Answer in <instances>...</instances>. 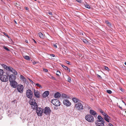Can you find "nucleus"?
Listing matches in <instances>:
<instances>
[{"label": "nucleus", "mask_w": 126, "mask_h": 126, "mask_svg": "<svg viewBox=\"0 0 126 126\" xmlns=\"http://www.w3.org/2000/svg\"><path fill=\"white\" fill-rule=\"evenodd\" d=\"M98 120L95 122V124L97 126H104L105 121L103 118L100 115L97 117Z\"/></svg>", "instance_id": "nucleus-1"}, {"label": "nucleus", "mask_w": 126, "mask_h": 126, "mask_svg": "<svg viewBox=\"0 0 126 126\" xmlns=\"http://www.w3.org/2000/svg\"><path fill=\"white\" fill-rule=\"evenodd\" d=\"M80 102L78 103L75 105L74 108L76 110L80 111L82 110L83 109V106Z\"/></svg>", "instance_id": "nucleus-2"}, {"label": "nucleus", "mask_w": 126, "mask_h": 126, "mask_svg": "<svg viewBox=\"0 0 126 126\" xmlns=\"http://www.w3.org/2000/svg\"><path fill=\"white\" fill-rule=\"evenodd\" d=\"M85 118L86 120L89 122H92L94 121V117L91 115H87L85 116Z\"/></svg>", "instance_id": "nucleus-3"}, {"label": "nucleus", "mask_w": 126, "mask_h": 126, "mask_svg": "<svg viewBox=\"0 0 126 126\" xmlns=\"http://www.w3.org/2000/svg\"><path fill=\"white\" fill-rule=\"evenodd\" d=\"M36 110V112L38 116H41L43 112V109L40 107H38Z\"/></svg>", "instance_id": "nucleus-4"}, {"label": "nucleus", "mask_w": 126, "mask_h": 126, "mask_svg": "<svg viewBox=\"0 0 126 126\" xmlns=\"http://www.w3.org/2000/svg\"><path fill=\"white\" fill-rule=\"evenodd\" d=\"M26 95L28 98L30 99L32 98L33 96L32 92L30 89L27 90L26 92Z\"/></svg>", "instance_id": "nucleus-5"}, {"label": "nucleus", "mask_w": 126, "mask_h": 126, "mask_svg": "<svg viewBox=\"0 0 126 126\" xmlns=\"http://www.w3.org/2000/svg\"><path fill=\"white\" fill-rule=\"evenodd\" d=\"M30 104L32 105V107L33 109H36L38 108L37 103L35 101H33L32 99L30 100Z\"/></svg>", "instance_id": "nucleus-6"}, {"label": "nucleus", "mask_w": 126, "mask_h": 126, "mask_svg": "<svg viewBox=\"0 0 126 126\" xmlns=\"http://www.w3.org/2000/svg\"><path fill=\"white\" fill-rule=\"evenodd\" d=\"M51 102L56 106H59L61 105L60 101L57 99L52 100Z\"/></svg>", "instance_id": "nucleus-7"}, {"label": "nucleus", "mask_w": 126, "mask_h": 126, "mask_svg": "<svg viewBox=\"0 0 126 126\" xmlns=\"http://www.w3.org/2000/svg\"><path fill=\"white\" fill-rule=\"evenodd\" d=\"M51 110L50 108L47 107H45L44 109V113L45 114L47 115H48L51 112Z\"/></svg>", "instance_id": "nucleus-8"}, {"label": "nucleus", "mask_w": 126, "mask_h": 126, "mask_svg": "<svg viewBox=\"0 0 126 126\" xmlns=\"http://www.w3.org/2000/svg\"><path fill=\"white\" fill-rule=\"evenodd\" d=\"M17 89L19 92L22 93L23 90V86L22 85L19 84L17 86Z\"/></svg>", "instance_id": "nucleus-9"}, {"label": "nucleus", "mask_w": 126, "mask_h": 126, "mask_svg": "<svg viewBox=\"0 0 126 126\" xmlns=\"http://www.w3.org/2000/svg\"><path fill=\"white\" fill-rule=\"evenodd\" d=\"M0 79L2 81L6 82L8 80V78L5 75H2L0 77Z\"/></svg>", "instance_id": "nucleus-10"}, {"label": "nucleus", "mask_w": 126, "mask_h": 126, "mask_svg": "<svg viewBox=\"0 0 126 126\" xmlns=\"http://www.w3.org/2000/svg\"><path fill=\"white\" fill-rule=\"evenodd\" d=\"M63 103L64 105L67 107L70 106L71 105V102L67 99L64 100Z\"/></svg>", "instance_id": "nucleus-11"}, {"label": "nucleus", "mask_w": 126, "mask_h": 126, "mask_svg": "<svg viewBox=\"0 0 126 126\" xmlns=\"http://www.w3.org/2000/svg\"><path fill=\"white\" fill-rule=\"evenodd\" d=\"M16 76L14 75H11L9 76V80L10 81H15Z\"/></svg>", "instance_id": "nucleus-12"}, {"label": "nucleus", "mask_w": 126, "mask_h": 126, "mask_svg": "<svg viewBox=\"0 0 126 126\" xmlns=\"http://www.w3.org/2000/svg\"><path fill=\"white\" fill-rule=\"evenodd\" d=\"M11 86L14 88H16L17 86V83L16 81H10Z\"/></svg>", "instance_id": "nucleus-13"}, {"label": "nucleus", "mask_w": 126, "mask_h": 126, "mask_svg": "<svg viewBox=\"0 0 126 126\" xmlns=\"http://www.w3.org/2000/svg\"><path fill=\"white\" fill-rule=\"evenodd\" d=\"M90 113L91 114L90 115H93L94 117L97 116V112L93 110H90Z\"/></svg>", "instance_id": "nucleus-14"}, {"label": "nucleus", "mask_w": 126, "mask_h": 126, "mask_svg": "<svg viewBox=\"0 0 126 126\" xmlns=\"http://www.w3.org/2000/svg\"><path fill=\"white\" fill-rule=\"evenodd\" d=\"M34 94L35 96L36 97L39 98L40 97V92L38 91H35L34 89Z\"/></svg>", "instance_id": "nucleus-15"}, {"label": "nucleus", "mask_w": 126, "mask_h": 126, "mask_svg": "<svg viewBox=\"0 0 126 126\" xmlns=\"http://www.w3.org/2000/svg\"><path fill=\"white\" fill-rule=\"evenodd\" d=\"M72 100L75 103H77L78 102V103L82 102V101L79 100V99L76 97L73 98H72Z\"/></svg>", "instance_id": "nucleus-16"}, {"label": "nucleus", "mask_w": 126, "mask_h": 126, "mask_svg": "<svg viewBox=\"0 0 126 126\" xmlns=\"http://www.w3.org/2000/svg\"><path fill=\"white\" fill-rule=\"evenodd\" d=\"M110 117L107 114L104 116V119L108 122H109V121L110 119Z\"/></svg>", "instance_id": "nucleus-17"}, {"label": "nucleus", "mask_w": 126, "mask_h": 126, "mask_svg": "<svg viewBox=\"0 0 126 126\" xmlns=\"http://www.w3.org/2000/svg\"><path fill=\"white\" fill-rule=\"evenodd\" d=\"M49 94V92L48 91H45L42 94V96L44 97L47 96Z\"/></svg>", "instance_id": "nucleus-18"}, {"label": "nucleus", "mask_w": 126, "mask_h": 126, "mask_svg": "<svg viewBox=\"0 0 126 126\" xmlns=\"http://www.w3.org/2000/svg\"><path fill=\"white\" fill-rule=\"evenodd\" d=\"M60 96V94L58 92L54 94V97L56 98H58Z\"/></svg>", "instance_id": "nucleus-19"}, {"label": "nucleus", "mask_w": 126, "mask_h": 126, "mask_svg": "<svg viewBox=\"0 0 126 126\" xmlns=\"http://www.w3.org/2000/svg\"><path fill=\"white\" fill-rule=\"evenodd\" d=\"M13 68L10 66H8L6 70L10 72H12Z\"/></svg>", "instance_id": "nucleus-20"}, {"label": "nucleus", "mask_w": 126, "mask_h": 126, "mask_svg": "<svg viewBox=\"0 0 126 126\" xmlns=\"http://www.w3.org/2000/svg\"><path fill=\"white\" fill-rule=\"evenodd\" d=\"M24 57L25 59L27 60H30V58L29 56H24Z\"/></svg>", "instance_id": "nucleus-21"}, {"label": "nucleus", "mask_w": 126, "mask_h": 126, "mask_svg": "<svg viewBox=\"0 0 126 126\" xmlns=\"http://www.w3.org/2000/svg\"><path fill=\"white\" fill-rule=\"evenodd\" d=\"M1 66L2 67H3L5 68L6 70L8 67L4 64H1Z\"/></svg>", "instance_id": "nucleus-22"}, {"label": "nucleus", "mask_w": 126, "mask_h": 126, "mask_svg": "<svg viewBox=\"0 0 126 126\" xmlns=\"http://www.w3.org/2000/svg\"><path fill=\"white\" fill-rule=\"evenodd\" d=\"M39 36L41 38H43V35L41 32H39Z\"/></svg>", "instance_id": "nucleus-23"}, {"label": "nucleus", "mask_w": 126, "mask_h": 126, "mask_svg": "<svg viewBox=\"0 0 126 126\" xmlns=\"http://www.w3.org/2000/svg\"><path fill=\"white\" fill-rule=\"evenodd\" d=\"M12 72L14 74V75H16L17 74V73L16 71L14 69H13V71Z\"/></svg>", "instance_id": "nucleus-24"}, {"label": "nucleus", "mask_w": 126, "mask_h": 126, "mask_svg": "<svg viewBox=\"0 0 126 126\" xmlns=\"http://www.w3.org/2000/svg\"><path fill=\"white\" fill-rule=\"evenodd\" d=\"M4 73L3 70L2 69H0V75L1 76L3 75Z\"/></svg>", "instance_id": "nucleus-25"}, {"label": "nucleus", "mask_w": 126, "mask_h": 126, "mask_svg": "<svg viewBox=\"0 0 126 126\" xmlns=\"http://www.w3.org/2000/svg\"><path fill=\"white\" fill-rule=\"evenodd\" d=\"M85 7L88 9H90V7L89 5L87 4H86L85 5Z\"/></svg>", "instance_id": "nucleus-26"}, {"label": "nucleus", "mask_w": 126, "mask_h": 126, "mask_svg": "<svg viewBox=\"0 0 126 126\" xmlns=\"http://www.w3.org/2000/svg\"><path fill=\"white\" fill-rule=\"evenodd\" d=\"M3 47L5 49H6V50H7V51H10V49L8 48H7V47H6L5 46H3Z\"/></svg>", "instance_id": "nucleus-27"}, {"label": "nucleus", "mask_w": 126, "mask_h": 126, "mask_svg": "<svg viewBox=\"0 0 126 126\" xmlns=\"http://www.w3.org/2000/svg\"><path fill=\"white\" fill-rule=\"evenodd\" d=\"M105 22L106 23L108 24L109 25V26H111V24L110 23V22L107 20H106L105 21Z\"/></svg>", "instance_id": "nucleus-28"}, {"label": "nucleus", "mask_w": 126, "mask_h": 126, "mask_svg": "<svg viewBox=\"0 0 126 126\" xmlns=\"http://www.w3.org/2000/svg\"><path fill=\"white\" fill-rule=\"evenodd\" d=\"M67 81L68 82H70L71 81V78L69 77H68V78L67 79Z\"/></svg>", "instance_id": "nucleus-29"}, {"label": "nucleus", "mask_w": 126, "mask_h": 126, "mask_svg": "<svg viewBox=\"0 0 126 126\" xmlns=\"http://www.w3.org/2000/svg\"><path fill=\"white\" fill-rule=\"evenodd\" d=\"M62 96L63 98H65L67 96L65 94H62Z\"/></svg>", "instance_id": "nucleus-30"}, {"label": "nucleus", "mask_w": 126, "mask_h": 126, "mask_svg": "<svg viewBox=\"0 0 126 126\" xmlns=\"http://www.w3.org/2000/svg\"><path fill=\"white\" fill-rule=\"evenodd\" d=\"M36 85L37 86L40 87L41 88H42L41 85L39 83H36Z\"/></svg>", "instance_id": "nucleus-31"}, {"label": "nucleus", "mask_w": 126, "mask_h": 126, "mask_svg": "<svg viewBox=\"0 0 126 126\" xmlns=\"http://www.w3.org/2000/svg\"><path fill=\"white\" fill-rule=\"evenodd\" d=\"M62 66L65 70H66V69H67V67L64 66V65H62Z\"/></svg>", "instance_id": "nucleus-32"}, {"label": "nucleus", "mask_w": 126, "mask_h": 126, "mask_svg": "<svg viewBox=\"0 0 126 126\" xmlns=\"http://www.w3.org/2000/svg\"><path fill=\"white\" fill-rule=\"evenodd\" d=\"M101 113L104 116H105L107 114H106L105 112L103 111Z\"/></svg>", "instance_id": "nucleus-33"}, {"label": "nucleus", "mask_w": 126, "mask_h": 126, "mask_svg": "<svg viewBox=\"0 0 126 126\" xmlns=\"http://www.w3.org/2000/svg\"><path fill=\"white\" fill-rule=\"evenodd\" d=\"M107 93L109 94H110L112 92L110 90H107Z\"/></svg>", "instance_id": "nucleus-34"}, {"label": "nucleus", "mask_w": 126, "mask_h": 126, "mask_svg": "<svg viewBox=\"0 0 126 126\" xmlns=\"http://www.w3.org/2000/svg\"><path fill=\"white\" fill-rule=\"evenodd\" d=\"M60 74L61 73L60 71H57L56 74L57 76H59Z\"/></svg>", "instance_id": "nucleus-35"}, {"label": "nucleus", "mask_w": 126, "mask_h": 126, "mask_svg": "<svg viewBox=\"0 0 126 126\" xmlns=\"http://www.w3.org/2000/svg\"><path fill=\"white\" fill-rule=\"evenodd\" d=\"M15 5L17 7H18L20 6V5L18 3L16 2L15 3Z\"/></svg>", "instance_id": "nucleus-36"}, {"label": "nucleus", "mask_w": 126, "mask_h": 126, "mask_svg": "<svg viewBox=\"0 0 126 126\" xmlns=\"http://www.w3.org/2000/svg\"><path fill=\"white\" fill-rule=\"evenodd\" d=\"M83 41L85 43H86L87 42H88V41L86 40L83 39Z\"/></svg>", "instance_id": "nucleus-37"}, {"label": "nucleus", "mask_w": 126, "mask_h": 126, "mask_svg": "<svg viewBox=\"0 0 126 126\" xmlns=\"http://www.w3.org/2000/svg\"><path fill=\"white\" fill-rule=\"evenodd\" d=\"M47 14H49L51 16H52L53 15L52 13L51 12H50V11L48 12L47 13Z\"/></svg>", "instance_id": "nucleus-38"}, {"label": "nucleus", "mask_w": 126, "mask_h": 126, "mask_svg": "<svg viewBox=\"0 0 126 126\" xmlns=\"http://www.w3.org/2000/svg\"><path fill=\"white\" fill-rule=\"evenodd\" d=\"M17 8H18V9L19 10H22L23 9H22V7H18Z\"/></svg>", "instance_id": "nucleus-39"}, {"label": "nucleus", "mask_w": 126, "mask_h": 126, "mask_svg": "<svg viewBox=\"0 0 126 126\" xmlns=\"http://www.w3.org/2000/svg\"><path fill=\"white\" fill-rule=\"evenodd\" d=\"M104 67L105 69L106 70H108L109 69L108 68V67L106 66H104Z\"/></svg>", "instance_id": "nucleus-40"}, {"label": "nucleus", "mask_w": 126, "mask_h": 126, "mask_svg": "<svg viewBox=\"0 0 126 126\" xmlns=\"http://www.w3.org/2000/svg\"><path fill=\"white\" fill-rule=\"evenodd\" d=\"M120 90L122 92H124V90L122 89V88H120Z\"/></svg>", "instance_id": "nucleus-41"}, {"label": "nucleus", "mask_w": 126, "mask_h": 126, "mask_svg": "<svg viewBox=\"0 0 126 126\" xmlns=\"http://www.w3.org/2000/svg\"><path fill=\"white\" fill-rule=\"evenodd\" d=\"M4 34L6 36H7L8 38H9V37L8 35L5 32H3Z\"/></svg>", "instance_id": "nucleus-42"}, {"label": "nucleus", "mask_w": 126, "mask_h": 126, "mask_svg": "<svg viewBox=\"0 0 126 126\" xmlns=\"http://www.w3.org/2000/svg\"><path fill=\"white\" fill-rule=\"evenodd\" d=\"M97 76L98 77V78H100V79L102 78V77H101V76L100 75H98V74H97Z\"/></svg>", "instance_id": "nucleus-43"}, {"label": "nucleus", "mask_w": 126, "mask_h": 126, "mask_svg": "<svg viewBox=\"0 0 126 126\" xmlns=\"http://www.w3.org/2000/svg\"><path fill=\"white\" fill-rule=\"evenodd\" d=\"M20 78L22 79H23L24 78V77L22 75H20Z\"/></svg>", "instance_id": "nucleus-44"}, {"label": "nucleus", "mask_w": 126, "mask_h": 126, "mask_svg": "<svg viewBox=\"0 0 126 126\" xmlns=\"http://www.w3.org/2000/svg\"><path fill=\"white\" fill-rule=\"evenodd\" d=\"M66 62L67 64H70V62H69L67 61H66Z\"/></svg>", "instance_id": "nucleus-45"}, {"label": "nucleus", "mask_w": 126, "mask_h": 126, "mask_svg": "<svg viewBox=\"0 0 126 126\" xmlns=\"http://www.w3.org/2000/svg\"><path fill=\"white\" fill-rule=\"evenodd\" d=\"M99 111L101 113L103 111V110L101 109H100L99 110Z\"/></svg>", "instance_id": "nucleus-46"}, {"label": "nucleus", "mask_w": 126, "mask_h": 126, "mask_svg": "<svg viewBox=\"0 0 126 126\" xmlns=\"http://www.w3.org/2000/svg\"><path fill=\"white\" fill-rule=\"evenodd\" d=\"M43 70L44 71H45V72H47L48 71V70L47 69H43Z\"/></svg>", "instance_id": "nucleus-47"}, {"label": "nucleus", "mask_w": 126, "mask_h": 126, "mask_svg": "<svg viewBox=\"0 0 126 126\" xmlns=\"http://www.w3.org/2000/svg\"><path fill=\"white\" fill-rule=\"evenodd\" d=\"M29 80L31 82V83H33V82L32 80H31L30 79H29Z\"/></svg>", "instance_id": "nucleus-48"}, {"label": "nucleus", "mask_w": 126, "mask_h": 126, "mask_svg": "<svg viewBox=\"0 0 126 126\" xmlns=\"http://www.w3.org/2000/svg\"><path fill=\"white\" fill-rule=\"evenodd\" d=\"M53 46H54V47H55L56 48H57V45L56 44H54L53 45Z\"/></svg>", "instance_id": "nucleus-49"}, {"label": "nucleus", "mask_w": 126, "mask_h": 126, "mask_svg": "<svg viewBox=\"0 0 126 126\" xmlns=\"http://www.w3.org/2000/svg\"><path fill=\"white\" fill-rule=\"evenodd\" d=\"M67 70L69 72H70V69L69 68H68L67 67V69H66V70Z\"/></svg>", "instance_id": "nucleus-50"}, {"label": "nucleus", "mask_w": 126, "mask_h": 126, "mask_svg": "<svg viewBox=\"0 0 126 126\" xmlns=\"http://www.w3.org/2000/svg\"><path fill=\"white\" fill-rule=\"evenodd\" d=\"M109 126H113L112 124H109Z\"/></svg>", "instance_id": "nucleus-51"}, {"label": "nucleus", "mask_w": 126, "mask_h": 126, "mask_svg": "<svg viewBox=\"0 0 126 126\" xmlns=\"http://www.w3.org/2000/svg\"><path fill=\"white\" fill-rule=\"evenodd\" d=\"M87 108L89 109H90L91 108L89 106H88Z\"/></svg>", "instance_id": "nucleus-52"}, {"label": "nucleus", "mask_w": 126, "mask_h": 126, "mask_svg": "<svg viewBox=\"0 0 126 126\" xmlns=\"http://www.w3.org/2000/svg\"><path fill=\"white\" fill-rule=\"evenodd\" d=\"M76 1L79 2H81V0H76Z\"/></svg>", "instance_id": "nucleus-53"}, {"label": "nucleus", "mask_w": 126, "mask_h": 126, "mask_svg": "<svg viewBox=\"0 0 126 126\" xmlns=\"http://www.w3.org/2000/svg\"><path fill=\"white\" fill-rule=\"evenodd\" d=\"M51 56L53 57H54L55 56V55L54 54H51Z\"/></svg>", "instance_id": "nucleus-54"}, {"label": "nucleus", "mask_w": 126, "mask_h": 126, "mask_svg": "<svg viewBox=\"0 0 126 126\" xmlns=\"http://www.w3.org/2000/svg\"><path fill=\"white\" fill-rule=\"evenodd\" d=\"M36 63L35 62H33V64H35Z\"/></svg>", "instance_id": "nucleus-55"}, {"label": "nucleus", "mask_w": 126, "mask_h": 126, "mask_svg": "<svg viewBox=\"0 0 126 126\" xmlns=\"http://www.w3.org/2000/svg\"><path fill=\"white\" fill-rule=\"evenodd\" d=\"M25 8H26L25 9L27 10H28V9H29L28 8V7H26Z\"/></svg>", "instance_id": "nucleus-56"}, {"label": "nucleus", "mask_w": 126, "mask_h": 126, "mask_svg": "<svg viewBox=\"0 0 126 126\" xmlns=\"http://www.w3.org/2000/svg\"><path fill=\"white\" fill-rule=\"evenodd\" d=\"M2 117V116L0 115V119H1Z\"/></svg>", "instance_id": "nucleus-57"}, {"label": "nucleus", "mask_w": 126, "mask_h": 126, "mask_svg": "<svg viewBox=\"0 0 126 126\" xmlns=\"http://www.w3.org/2000/svg\"><path fill=\"white\" fill-rule=\"evenodd\" d=\"M25 42H26V43H28V41H27V40H26V41H25Z\"/></svg>", "instance_id": "nucleus-58"}, {"label": "nucleus", "mask_w": 126, "mask_h": 126, "mask_svg": "<svg viewBox=\"0 0 126 126\" xmlns=\"http://www.w3.org/2000/svg\"><path fill=\"white\" fill-rule=\"evenodd\" d=\"M33 40L34 41V43H36V42L34 40Z\"/></svg>", "instance_id": "nucleus-59"}, {"label": "nucleus", "mask_w": 126, "mask_h": 126, "mask_svg": "<svg viewBox=\"0 0 126 126\" xmlns=\"http://www.w3.org/2000/svg\"><path fill=\"white\" fill-rule=\"evenodd\" d=\"M15 23H16V24H17V22H16V21H15Z\"/></svg>", "instance_id": "nucleus-60"}, {"label": "nucleus", "mask_w": 126, "mask_h": 126, "mask_svg": "<svg viewBox=\"0 0 126 126\" xmlns=\"http://www.w3.org/2000/svg\"><path fill=\"white\" fill-rule=\"evenodd\" d=\"M125 64L126 65V62L125 63Z\"/></svg>", "instance_id": "nucleus-61"}, {"label": "nucleus", "mask_w": 126, "mask_h": 126, "mask_svg": "<svg viewBox=\"0 0 126 126\" xmlns=\"http://www.w3.org/2000/svg\"><path fill=\"white\" fill-rule=\"evenodd\" d=\"M34 0L35 1H36V0Z\"/></svg>", "instance_id": "nucleus-62"}]
</instances>
